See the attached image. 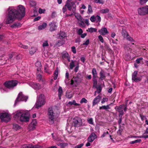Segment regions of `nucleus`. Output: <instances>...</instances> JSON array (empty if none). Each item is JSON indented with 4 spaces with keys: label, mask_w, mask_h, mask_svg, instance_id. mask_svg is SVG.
I'll return each mask as SVG.
<instances>
[{
    "label": "nucleus",
    "mask_w": 148,
    "mask_h": 148,
    "mask_svg": "<svg viewBox=\"0 0 148 148\" xmlns=\"http://www.w3.org/2000/svg\"><path fill=\"white\" fill-rule=\"evenodd\" d=\"M7 16L6 17L5 23L6 24L12 23L17 18L21 19L24 17L25 14V8L22 5H18L17 10L15 7H9L7 10Z\"/></svg>",
    "instance_id": "nucleus-1"
},
{
    "label": "nucleus",
    "mask_w": 148,
    "mask_h": 148,
    "mask_svg": "<svg viewBox=\"0 0 148 148\" xmlns=\"http://www.w3.org/2000/svg\"><path fill=\"white\" fill-rule=\"evenodd\" d=\"M29 116L28 111L21 110L17 111L14 115V117L21 121L27 122L29 121Z\"/></svg>",
    "instance_id": "nucleus-2"
},
{
    "label": "nucleus",
    "mask_w": 148,
    "mask_h": 148,
    "mask_svg": "<svg viewBox=\"0 0 148 148\" xmlns=\"http://www.w3.org/2000/svg\"><path fill=\"white\" fill-rule=\"evenodd\" d=\"M59 114V111L57 109L49 108L48 110V113L49 121L53 123L55 119L58 117Z\"/></svg>",
    "instance_id": "nucleus-3"
},
{
    "label": "nucleus",
    "mask_w": 148,
    "mask_h": 148,
    "mask_svg": "<svg viewBox=\"0 0 148 148\" xmlns=\"http://www.w3.org/2000/svg\"><path fill=\"white\" fill-rule=\"evenodd\" d=\"M45 99L44 95L40 94L39 96L38 101L35 104V108H39L45 104Z\"/></svg>",
    "instance_id": "nucleus-4"
},
{
    "label": "nucleus",
    "mask_w": 148,
    "mask_h": 148,
    "mask_svg": "<svg viewBox=\"0 0 148 148\" xmlns=\"http://www.w3.org/2000/svg\"><path fill=\"white\" fill-rule=\"evenodd\" d=\"M65 6L69 10H72L73 13L75 12L76 10V5L74 2H70L69 0H68L66 1Z\"/></svg>",
    "instance_id": "nucleus-5"
},
{
    "label": "nucleus",
    "mask_w": 148,
    "mask_h": 148,
    "mask_svg": "<svg viewBox=\"0 0 148 148\" xmlns=\"http://www.w3.org/2000/svg\"><path fill=\"white\" fill-rule=\"evenodd\" d=\"M18 82L16 80H12L6 82L4 83V85L7 88L12 89L17 85Z\"/></svg>",
    "instance_id": "nucleus-6"
},
{
    "label": "nucleus",
    "mask_w": 148,
    "mask_h": 148,
    "mask_svg": "<svg viewBox=\"0 0 148 148\" xmlns=\"http://www.w3.org/2000/svg\"><path fill=\"white\" fill-rule=\"evenodd\" d=\"M0 119L2 122H7L10 120V117L7 113H1L0 114Z\"/></svg>",
    "instance_id": "nucleus-7"
},
{
    "label": "nucleus",
    "mask_w": 148,
    "mask_h": 148,
    "mask_svg": "<svg viewBox=\"0 0 148 148\" xmlns=\"http://www.w3.org/2000/svg\"><path fill=\"white\" fill-rule=\"evenodd\" d=\"M28 97L27 96L24 95L21 92H20L18 94V97L16 100L14 104L15 105L16 103L19 101H26Z\"/></svg>",
    "instance_id": "nucleus-8"
},
{
    "label": "nucleus",
    "mask_w": 148,
    "mask_h": 148,
    "mask_svg": "<svg viewBox=\"0 0 148 148\" xmlns=\"http://www.w3.org/2000/svg\"><path fill=\"white\" fill-rule=\"evenodd\" d=\"M138 14L140 15H144L148 13V6L140 8L138 9Z\"/></svg>",
    "instance_id": "nucleus-9"
},
{
    "label": "nucleus",
    "mask_w": 148,
    "mask_h": 148,
    "mask_svg": "<svg viewBox=\"0 0 148 148\" xmlns=\"http://www.w3.org/2000/svg\"><path fill=\"white\" fill-rule=\"evenodd\" d=\"M73 124L75 127H78L81 125L82 121L79 118H75L73 119Z\"/></svg>",
    "instance_id": "nucleus-10"
},
{
    "label": "nucleus",
    "mask_w": 148,
    "mask_h": 148,
    "mask_svg": "<svg viewBox=\"0 0 148 148\" xmlns=\"http://www.w3.org/2000/svg\"><path fill=\"white\" fill-rule=\"evenodd\" d=\"M90 19L92 22L96 21L97 23H99L101 21L100 16L98 15H93L90 17Z\"/></svg>",
    "instance_id": "nucleus-11"
},
{
    "label": "nucleus",
    "mask_w": 148,
    "mask_h": 148,
    "mask_svg": "<svg viewBox=\"0 0 148 148\" xmlns=\"http://www.w3.org/2000/svg\"><path fill=\"white\" fill-rule=\"evenodd\" d=\"M124 105L122 104L120 105L119 106H116L115 108L116 110L119 113V117L121 116V117H122L124 114L122 108L124 107Z\"/></svg>",
    "instance_id": "nucleus-12"
},
{
    "label": "nucleus",
    "mask_w": 148,
    "mask_h": 148,
    "mask_svg": "<svg viewBox=\"0 0 148 148\" xmlns=\"http://www.w3.org/2000/svg\"><path fill=\"white\" fill-rule=\"evenodd\" d=\"M137 71H134L132 74V80L135 82H138L140 81L141 79V77L137 76Z\"/></svg>",
    "instance_id": "nucleus-13"
},
{
    "label": "nucleus",
    "mask_w": 148,
    "mask_h": 148,
    "mask_svg": "<svg viewBox=\"0 0 148 148\" xmlns=\"http://www.w3.org/2000/svg\"><path fill=\"white\" fill-rule=\"evenodd\" d=\"M97 137V136L94 132H92L88 138V141L90 142H92Z\"/></svg>",
    "instance_id": "nucleus-14"
},
{
    "label": "nucleus",
    "mask_w": 148,
    "mask_h": 148,
    "mask_svg": "<svg viewBox=\"0 0 148 148\" xmlns=\"http://www.w3.org/2000/svg\"><path fill=\"white\" fill-rule=\"evenodd\" d=\"M101 97L100 96L98 95L95 97L93 99L92 103V106H94L98 103L100 101Z\"/></svg>",
    "instance_id": "nucleus-15"
},
{
    "label": "nucleus",
    "mask_w": 148,
    "mask_h": 148,
    "mask_svg": "<svg viewBox=\"0 0 148 148\" xmlns=\"http://www.w3.org/2000/svg\"><path fill=\"white\" fill-rule=\"evenodd\" d=\"M37 121L36 120H33L29 125V129L31 130L35 129Z\"/></svg>",
    "instance_id": "nucleus-16"
},
{
    "label": "nucleus",
    "mask_w": 148,
    "mask_h": 148,
    "mask_svg": "<svg viewBox=\"0 0 148 148\" xmlns=\"http://www.w3.org/2000/svg\"><path fill=\"white\" fill-rule=\"evenodd\" d=\"M98 32L102 35H105L109 33L106 27L102 28L101 29L99 30Z\"/></svg>",
    "instance_id": "nucleus-17"
},
{
    "label": "nucleus",
    "mask_w": 148,
    "mask_h": 148,
    "mask_svg": "<svg viewBox=\"0 0 148 148\" xmlns=\"http://www.w3.org/2000/svg\"><path fill=\"white\" fill-rule=\"evenodd\" d=\"M61 56L62 58L63 59H67L68 61L69 62L70 61V58L69 55L66 52L64 51L61 53Z\"/></svg>",
    "instance_id": "nucleus-18"
},
{
    "label": "nucleus",
    "mask_w": 148,
    "mask_h": 148,
    "mask_svg": "<svg viewBox=\"0 0 148 148\" xmlns=\"http://www.w3.org/2000/svg\"><path fill=\"white\" fill-rule=\"evenodd\" d=\"M49 26L50 27L49 30L51 32L55 30L57 27V25L54 22L51 23L49 24Z\"/></svg>",
    "instance_id": "nucleus-19"
},
{
    "label": "nucleus",
    "mask_w": 148,
    "mask_h": 148,
    "mask_svg": "<svg viewBox=\"0 0 148 148\" xmlns=\"http://www.w3.org/2000/svg\"><path fill=\"white\" fill-rule=\"evenodd\" d=\"M30 85L32 88L35 89H38L41 88L40 85L38 84L31 82L30 83Z\"/></svg>",
    "instance_id": "nucleus-20"
},
{
    "label": "nucleus",
    "mask_w": 148,
    "mask_h": 148,
    "mask_svg": "<svg viewBox=\"0 0 148 148\" xmlns=\"http://www.w3.org/2000/svg\"><path fill=\"white\" fill-rule=\"evenodd\" d=\"M75 16L77 20L80 22H83L84 19L78 13H74Z\"/></svg>",
    "instance_id": "nucleus-21"
},
{
    "label": "nucleus",
    "mask_w": 148,
    "mask_h": 148,
    "mask_svg": "<svg viewBox=\"0 0 148 148\" xmlns=\"http://www.w3.org/2000/svg\"><path fill=\"white\" fill-rule=\"evenodd\" d=\"M66 36L65 33L63 32H60L59 34H58V39H62Z\"/></svg>",
    "instance_id": "nucleus-22"
},
{
    "label": "nucleus",
    "mask_w": 148,
    "mask_h": 148,
    "mask_svg": "<svg viewBox=\"0 0 148 148\" xmlns=\"http://www.w3.org/2000/svg\"><path fill=\"white\" fill-rule=\"evenodd\" d=\"M99 74L100 76V78L102 80L105 79L106 77L105 73L103 70H101Z\"/></svg>",
    "instance_id": "nucleus-23"
},
{
    "label": "nucleus",
    "mask_w": 148,
    "mask_h": 148,
    "mask_svg": "<svg viewBox=\"0 0 148 148\" xmlns=\"http://www.w3.org/2000/svg\"><path fill=\"white\" fill-rule=\"evenodd\" d=\"M74 82L76 83H79L80 81L79 78L77 77H75L73 79H72L71 80V85H73L74 84Z\"/></svg>",
    "instance_id": "nucleus-24"
},
{
    "label": "nucleus",
    "mask_w": 148,
    "mask_h": 148,
    "mask_svg": "<svg viewBox=\"0 0 148 148\" xmlns=\"http://www.w3.org/2000/svg\"><path fill=\"white\" fill-rule=\"evenodd\" d=\"M21 24L19 23H16L11 25V27L13 28H16L21 26Z\"/></svg>",
    "instance_id": "nucleus-25"
},
{
    "label": "nucleus",
    "mask_w": 148,
    "mask_h": 148,
    "mask_svg": "<svg viewBox=\"0 0 148 148\" xmlns=\"http://www.w3.org/2000/svg\"><path fill=\"white\" fill-rule=\"evenodd\" d=\"M47 24L46 23H43L42 25H39L38 27L39 30H42L45 29L47 26Z\"/></svg>",
    "instance_id": "nucleus-26"
},
{
    "label": "nucleus",
    "mask_w": 148,
    "mask_h": 148,
    "mask_svg": "<svg viewBox=\"0 0 148 148\" xmlns=\"http://www.w3.org/2000/svg\"><path fill=\"white\" fill-rule=\"evenodd\" d=\"M68 104L69 105H74L75 106H79L80 104L79 103H77L76 102L75 100H73L72 101H69L68 103Z\"/></svg>",
    "instance_id": "nucleus-27"
},
{
    "label": "nucleus",
    "mask_w": 148,
    "mask_h": 148,
    "mask_svg": "<svg viewBox=\"0 0 148 148\" xmlns=\"http://www.w3.org/2000/svg\"><path fill=\"white\" fill-rule=\"evenodd\" d=\"M92 73L93 75V77L96 78L97 77V72L95 69L93 68L92 69Z\"/></svg>",
    "instance_id": "nucleus-28"
},
{
    "label": "nucleus",
    "mask_w": 148,
    "mask_h": 148,
    "mask_svg": "<svg viewBox=\"0 0 148 148\" xmlns=\"http://www.w3.org/2000/svg\"><path fill=\"white\" fill-rule=\"evenodd\" d=\"M35 66L38 67L37 71H40L41 66L40 62L39 61L35 63Z\"/></svg>",
    "instance_id": "nucleus-29"
},
{
    "label": "nucleus",
    "mask_w": 148,
    "mask_h": 148,
    "mask_svg": "<svg viewBox=\"0 0 148 148\" xmlns=\"http://www.w3.org/2000/svg\"><path fill=\"white\" fill-rule=\"evenodd\" d=\"M69 80V74L68 72V71H66V74H65V82L66 84H67L68 83V81Z\"/></svg>",
    "instance_id": "nucleus-30"
},
{
    "label": "nucleus",
    "mask_w": 148,
    "mask_h": 148,
    "mask_svg": "<svg viewBox=\"0 0 148 148\" xmlns=\"http://www.w3.org/2000/svg\"><path fill=\"white\" fill-rule=\"evenodd\" d=\"M110 109V108L109 106V105L107 106H101L99 108V110L103 109L105 110H107Z\"/></svg>",
    "instance_id": "nucleus-31"
},
{
    "label": "nucleus",
    "mask_w": 148,
    "mask_h": 148,
    "mask_svg": "<svg viewBox=\"0 0 148 148\" xmlns=\"http://www.w3.org/2000/svg\"><path fill=\"white\" fill-rule=\"evenodd\" d=\"M97 29L95 28H93L92 27H90L88 29V30H87V31L89 32L92 33L93 32H96L97 31Z\"/></svg>",
    "instance_id": "nucleus-32"
},
{
    "label": "nucleus",
    "mask_w": 148,
    "mask_h": 148,
    "mask_svg": "<svg viewBox=\"0 0 148 148\" xmlns=\"http://www.w3.org/2000/svg\"><path fill=\"white\" fill-rule=\"evenodd\" d=\"M58 97H59V99H60L61 95L62 93V90L61 87H59L58 89Z\"/></svg>",
    "instance_id": "nucleus-33"
},
{
    "label": "nucleus",
    "mask_w": 148,
    "mask_h": 148,
    "mask_svg": "<svg viewBox=\"0 0 148 148\" xmlns=\"http://www.w3.org/2000/svg\"><path fill=\"white\" fill-rule=\"evenodd\" d=\"M58 68H57L54 73V79L55 80H56L58 77Z\"/></svg>",
    "instance_id": "nucleus-34"
},
{
    "label": "nucleus",
    "mask_w": 148,
    "mask_h": 148,
    "mask_svg": "<svg viewBox=\"0 0 148 148\" xmlns=\"http://www.w3.org/2000/svg\"><path fill=\"white\" fill-rule=\"evenodd\" d=\"M64 43V41L63 40H58L56 43V45L58 46L62 45Z\"/></svg>",
    "instance_id": "nucleus-35"
},
{
    "label": "nucleus",
    "mask_w": 148,
    "mask_h": 148,
    "mask_svg": "<svg viewBox=\"0 0 148 148\" xmlns=\"http://www.w3.org/2000/svg\"><path fill=\"white\" fill-rule=\"evenodd\" d=\"M13 128V129L16 130H17L20 129L21 127L20 126L17 124H14Z\"/></svg>",
    "instance_id": "nucleus-36"
},
{
    "label": "nucleus",
    "mask_w": 148,
    "mask_h": 148,
    "mask_svg": "<svg viewBox=\"0 0 148 148\" xmlns=\"http://www.w3.org/2000/svg\"><path fill=\"white\" fill-rule=\"evenodd\" d=\"M75 66L74 62L73 60H72L70 63L69 66L71 69H72Z\"/></svg>",
    "instance_id": "nucleus-37"
},
{
    "label": "nucleus",
    "mask_w": 148,
    "mask_h": 148,
    "mask_svg": "<svg viewBox=\"0 0 148 148\" xmlns=\"http://www.w3.org/2000/svg\"><path fill=\"white\" fill-rule=\"evenodd\" d=\"M66 97L69 99L73 97L72 94L70 92H66Z\"/></svg>",
    "instance_id": "nucleus-38"
},
{
    "label": "nucleus",
    "mask_w": 148,
    "mask_h": 148,
    "mask_svg": "<svg viewBox=\"0 0 148 148\" xmlns=\"http://www.w3.org/2000/svg\"><path fill=\"white\" fill-rule=\"evenodd\" d=\"M49 46V44L48 43L47 40L45 41L43 43L42 47H47Z\"/></svg>",
    "instance_id": "nucleus-39"
},
{
    "label": "nucleus",
    "mask_w": 148,
    "mask_h": 148,
    "mask_svg": "<svg viewBox=\"0 0 148 148\" xmlns=\"http://www.w3.org/2000/svg\"><path fill=\"white\" fill-rule=\"evenodd\" d=\"M108 101V98H103L101 101V103L103 104L105 102H107Z\"/></svg>",
    "instance_id": "nucleus-40"
},
{
    "label": "nucleus",
    "mask_w": 148,
    "mask_h": 148,
    "mask_svg": "<svg viewBox=\"0 0 148 148\" xmlns=\"http://www.w3.org/2000/svg\"><path fill=\"white\" fill-rule=\"evenodd\" d=\"M92 12V8L90 5H88V14L91 13Z\"/></svg>",
    "instance_id": "nucleus-41"
},
{
    "label": "nucleus",
    "mask_w": 148,
    "mask_h": 148,
    "mask_svg": "<svg viewBox=\"0 0 148 148\" xmlns=\"http://www.w3.org/2000/svg\"><path fill=\"white\" fill-rule=\"evenodd\" d=\"M109 11V10L108 9H102L101 10L100 12L102 13H107Z\"/></svg>",
    "instance_id": "nucleus-42"
},
{
    "label": "nucleus",
    "mask_w": 148,
    "mask_h": 148,
    "mask_svg": "<svg viewBox=\"0 0 148 148\" xmlns=\"http://www.w3.org/2000/svg\"><path fill=\"white\" fill-rule=\"evenodd\" d=\"M87 102V100L85 98H83L81 100L80 103H86Z\"/></svg>",
    "instance_id": "nucleus-43"
},
{
    "label": "nucleus",
    "mask_w": 148,
    "mask_h": 148,
    "mask_svg": "<svg viewBox=\"0 0 148 148\" xmlns=\"http://www.w3.org/2000/svg\"><path fill=\"white\" fill-rule=\"evenodd\" d=\"M66 144L64 143H60L58 145L60 146L61 148H63L66 146Z\"/></svg>",
    "instance_id": "nucleus-44"
},
{
    "label": "nucleus",
    "mask_w": 148,
    "mask_h": 148,
    "mask_svg": "<svg viewBox=\"0 0 148 148\" xmlns=\"http://www.w3.org/2000/svg\"><path fill=\"white\" fill-rule=\"evenodd\" d=\"M122 34L124 38L126 37V36L128 35L127 32L125 30L122 31Z\"/></svg>",
    "instance_id": "nucleus-45"
},
{
    "label": "nucleus",
    "mask_w": 148,
    "mask_h": 148,
    "mask_svg": "<svg viewBox=\"0 0 148 148\" xmlns=\"http://www.w3.org/2000/svg\"><path fill=\"white\" fill-rule=\"evenodd\" d=\"M36 49L34 48H32L31 50L30 51L29 53L31 54H33L36 51Z\"/></svg>",
    "instance_id": "nucleus-46"
},
{
    "label": "nucleus",
    "mask_w": 148,
    "mask_h": 148,
    "mask_svg": "<svg viewBox=\"0 0 148 148\" xmlns=\"http://www.w3.org/2000/svg\"><path fill=\"white\" fill-rule=\"evenodd\" d=\"M141 140L140 139H138L134 141H131L130 142V144H133L135 143H140V142Z\"/></svg>",
    "instance_id": "nucleus-47"
},
{
    "label": "nucleus",
    "mask_w": 148,
    "mask_h": 148,
    "mask_svg": "<svg viewBox=\"0 0 148 148\" xmlns=\"http://www.w3.org/2000/svg\"><path fill=\"white\" fill-rule=\"evenodd\" d=\"M29 3L30 5L32 7L35 6L36 5V2L33 1H30Z\"/></svg>",
    "instance_id": "nucleus-48"
},
{
    "label": "nucleus",
    "mask_w": 148,
    "mask_h": 148,
    "mask_svg": "<svg viewBox=\"0 0 148 148\" xmlns=\"http://www.w3.org/2000/svg\"><path fill=\"white\" fill-rule=\"evenodd\" d=\"M96 78L93 77V84L94 85H96L97 84V82Z\"/></svg>",
    "instance_id": "nucleus-49"
},
{
    "label": "nucleus",
    "mask_w": 148,
    "mask_h": 148,
    "mask_svg": "<svg viewBox=\"0 0 148 148\" xmlns=\"http://www.w3.org/2000/svg\"><path fill=\"white\" fill-rule=\"evenodd\" d=\"M143 60V58H139L137 59L136 60V62L138 64H139L140 63L141 61H142V60Z\"/></svg>",
    "instance_id": "nucleus-50"
},
{
    "label": "nucleus",
    "mask_w": 148,
    "mask_h": 148,
    "mask_svg": "<svg viewBox=\"0 0 148 148\" xmlns=\"http://www.w3.org/2000/svg\"><path fill=\"white\" fill-rule=\"evenodd\" d=\"M82 23H79V25L80 27H85L86 26V25L84 23V20L83 21V22H80Z\"/></svg>",
    "instance_id": "nucleus-51"
},
{
    "label": "nucleus",
    "mask_w": 148,
    "mask_h": 148,
    "mask_svg": "<svg viewBox=\"0 0 148 148\" xmlns=\"http://www.w3.org/2000/svg\"><path fill=\"white\" fill-rule=\"evenodd\" d=\"M45 72L46 73L50 74V73L48 71V67L47 65H45L44 67Z\"/></svg>",
    "instance_id": "nucleus-52"
},
{
    "label": "nucleus",
    "mask_w": 148,
    "mask_h": 148,
    "mask_svg": "<svg viewBox=\"0 0 148 148\" xmlns=\"http://www.w3.org/2000/svg\"><path fill=\"white\" fill-rule=\"evenodd\" d=\"M101 86H99L97 88V90L96 91L97 93L99 94L101 90Z\"/></svg>",
    "instance_id": "nucleus-53"
},
{
    "label": "nucleus",
    "mask_w": 148,
    "mask_h": 148,
    "mask_svg": "<svg viewBox=\"0 0 148 148\" xmlns=\"http://www.w3.org/2000/svg\"><path fill=\"white\" fill-rule=\"evenodd\" d=\"M90 42V41L89 39L87 40L85 42H84L83 44V45H84L87 46Z\"/></svg>",
    "instance_id": "nucleus-54"
},
{
    "label": "nucleus",
    "mask_w": 148,
    "mask_h": 148,
    "mask_svg": "<svg viewBox=\"0 0 148 148\" xmlns=\"http://www.w3.org/2000/svg\"><path fill=\"white\" fill-rule=\"evenodd\" d=\"M98 38H99V40L101 42H102V43L104 41H103V38L101 35H99L98 36Z\"/></svg>",
    "instance_id": "nucleus-55"
},
{
    "label": "nucleus",
    "mask_w": 148,
    "mask_h": 148,
    "mask_svg": "<svg viewBox=\"0 0 148 148\" xmlns=\"http://www.w3.org/2000/svg\"><path fill=\"white\" fill-rule=\"evenodd\" d=\"M83 32L82 29L80 28L78 29L77 32V33L79 35H81Z\"/></svg>",
    "instance_id": "nucleus-56"
},
{
    "label": "nucleus",
    "mask_w": 148,
    "mask_h": 148,
    "mask_svg": "<svg viewBox=\"0 0 148 148\" xmlns=\"http://www.w3.org/2000/svg\"><path fill=\"white\" fill-rule=\"evenodd\" d=\"M88 122L89 123L91 124H93V119L92 118H91L89 119L88 120Z\"/></svg>",
    "instance_id": "nucleus-57"
},
{
    "label": "nucleus",
    "mask_w": 148,
    "mask_h": 148,
    "mask_svg": "<svg viewBox=\"0 0 148 148\" xmlns=\"http://www.w3.org/2000/svg\"><path fill=\"white\" fill-rule=\"evenodd\" d=\"M45 11V10L42 9L41 8H39V12L40 14L44 13Z\"/></svg>",
    "instance_id": "nucleus-58"
},
{
    "label": "nucleus",
    "mask_w": 148,
    "mask_h": 148,
    "mask_svg": "<svg viewBox=\"0 0 148 148\" xmlns=\"http://www.w3.org/2000/svg\"><path fill=\"white\" fill-rule=\"evenodd\" d=\"M83 145L84 144L82 143L79 144L75 146V148H81L83 146Z\"/></svg>",
    "instance_id": "nucleus-59"
},
{
    "label": "nucleus",
    "mask_w": 148,
    "mask_h": 148,
    "mask_svg": "<svg viewBox=\"0 0 148 148\" xmlns=\"http://www.w3.org/2000/svg\"><path fill=\"white\" fill-rule=\"evenodd\" d=\"M126 38L128 40H130L131 41H134L133 39L132 38H131L130 37L128 36V35L126 36Z\"/></svg>",
    "instance_id": "nucleus-60"
},
{
    "label": "nucleus",
    "mask_w": 148,
    "mask_h": 148,
    "mask_svg": "<svg viewBox=\"0 0 148 148\" xmlns=\"http://www.w3.org/2000/svg\"><path fill=\"white\" fill-rule=\"evenodd\" d=\"M94 1L95 2L97 3H103V1L102 0H94Z\"/></svg>",
    "instance_id": "nucleus-61"
},
{
    "label": "nucleus",
    "mask_w": 148,
    "mask_h": 148,
    "mask_svg": "<svg viewBox=\"0 0 148 148\" xmlns=\"http://www.w3.org/2000/svg\"><path fill=\"white\" fill-rule=\"evenodd\" d=\"M72 51L74 53H75L76 52L75 47H71Z\"/></svg>",
    "instance_id": "nucleus-62"
},
{
    "label": "nucleus",
    "mask_w": 148,
    "mask_h": 148,
    "mask_svg": "<svg viewBox=\"0 0 148 148\" xmlns=\"http://www.w3.org/2000/svg\"><path fill=\"white\" fill-rule=\"evenodd\" d=\"M42 147L38 145H34L33 148H40Z\"/></svg>",
    "instance_id": "nucleus-63"
},
{
    "label": "nucleus",
    "mask_w": 148,
    "mask_h": 148,
    "mask_svg": "<svg viewBox=\"0 0 148 148\" xmlns=\"http://www.w3.org/2000/svg\"><path fill=\"white\" fill-rule=\"evenodd\" d=\"M28 145L24 144L21 146V148H27Z\"/></svg>",
    "instance_id": "nucleus-64"
}]
</instances>
